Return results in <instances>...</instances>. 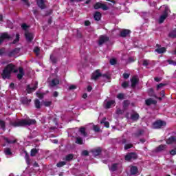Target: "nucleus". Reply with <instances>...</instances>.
Here are the masks:
<instances>
[{
	"instance_id": "18",
	"label": "nucleus",
	"mask_w": 176,
	"mask_h": 176,
	"mask_svg": "<svg viewBox=\"0 0 176 176\" xmlns=\"http://www.w3.org/2000/svg\"><path fill=\"white\" fill-rule=\"evenodd\" d=\"M19 74H17V79L19 80H21L23 79V77L24 76V68L22 67H19Z\"/></svg>"
},
{
	"instance_id": "33",
	"label": "nucleus",
	"mask_w": 176,
	"mask_h": 176,
	"mask_svg": "<svg viewBox=\"0 0 176 176\" xmlns=\"http://www.w3.org/2000/svg\"><path fill=\"white\" fill-rule=\"evenodd\" d=\"M107 120V118H104L101 121V124H104V126L107 127V129H109V122L105 121Z\"/></svg>"
},
{
	"instance_id": "24",
	"label": "nucleus",
	"mask_w": 176,
	"mask_h": 176,
	"mask_svg": "<svg viewBox=\"0 0 176 176\" xmlns=\"http://www.w3.org/2000/svg\"><path fill=\"white\" fill-rule=\"evenodd\" d=\"M129 105H130V100H126L123 101L122 108L124 111H127V108H129Z\"/></svg>"
},
{
	"instance_id": "59",
	"label": "nucleus",
	"mask_w": 176,
	"mask_h": 176,
	"mask_svg": "<svg viewBox=\"0 0 176 176\" xmlns=\"http://www.w3.org/2000/svg\"><path fill=\"white\" fill-rule=\"evenodd\" d=\"M143 65L144 67H148V65H149V61H148V60H144Z\"/></svg>"
},
{
	"instance_id": "32",
	"label": "nucleus",
	"mask_w": 176,
	"mask_h": 176,
	"mask_svg": "<svg viewBox=\"0 0 176 176\" xmlns=\"http://www.w3.org/2000/svg\"><path fill=\"white\" fill-rule=\"evenodd\" d=\"M39 152V149L38 148H32L30 151V156H32V157H34V156H36V153H38Z\"/></svg>"
},
{
	"instance_id": "2",
	"label": "nucleus",
	"mask_w": 176,
	"mask_h": 176,
	"mask_svg": "<svg viewBox=\"0 0 176 176\" xmlns=\"http://www.w3.org/2000/svg\"><path fill=\"white\" fill-rule=\"evenodd\" d=\"M36 124V120L34 119H22L19 121H10V126L12 127H25V126H32Z\"/></svg>"
},
{
	"instance_id": "46",
	"label": "nucleus",
	"mask_w": 176,
	"mask_h": 176,
	"mask_svg": "<svg viewBox=\"0 0 176 176\" xmlns=\"http://www.w3.org/2000/svg\"><path fill=\"white\" fill-rule=\"evenodd\" d=\"M122 87H123V89H127V87H129V82L127 81H124L122 85H121Z\"/></svg>"
},
{
	"instance_id": "42",
	"label": "nucleus",
	"mask_w": 176,
	"mask_h": 176,
	"mask_svg": "<svg viewBox=\"0 0 176 176\" xmlns=\"http://www.w3.org/2000/svg\"><path fill=\"white\" fill-rule=\"evenodd\" d=\"M50 58L52 64H56V63H57V58H56V56H53V54H51Z\"/></svg>"
},
{
	"instance_id": "61",
	"label": "nucleus",
	"mask_w": 176,
	"mask_h": 176,
	"mask_svg": "<svg viewBox=\"0 0 176 176\" xmlns=\"http://www.w3.org/2000/svg\"><path fill=\"white\" fill-rule=\"evenodd\" d=\"M116 113H117V115H122L123 114V111L120 109H118L116 110Z\"/></svg>"
},
{
	"instance_id": "58",
	"label": "nucleus",
	"mask_w": 176,
	"mask_h": 176,
	"mask_svg": "<svg viewBox=\"0 0 176 176\" xmlns=\"http://www.w3.org/2000/svg\"><path fill=\"white\" fill-rule=\"evenodd\" d=\"M22 30H24L25 31L27 30V28H28V25H27L26 23H23L21 25Z\"/></svg>"
},
{
	"instance_id": "8",
	"label": "nucleus",
	"mask_w": 176,
	"mask_h": 176,
	"mask_svg": "<svg viewBox=\"0 0 176 176\" xmlns=\"http://www.w3.org/2000/svg\"><path fill=\"white\" fill-rule=\"evenodd\" d=\"M153 126L154 129H162L163 126H166V122L164 121L158 120L153 122Z\"/></svg>"
},
{
	"instance_id": "21",
	"label": "nucleus",
	"mask_w": 176,
	"mask_h": 176,
	"mask_svg": "<svg viewBox=\"0 0 176 176\" xmlns=\"http://www.w3.org/2000/svg\"><path fill=\"white\" fill-rule=\"evenodd\" d=\"M142 134H144V130L139 129L133 133V137H135V138H140Z\"/></svg>"
},
{
	"instance_id": "23",
	"label": "nucleus",
	"mask_w": 176,
	"mask_h": 176,
	"mask_svg": "<svg viewBox=\"0 0 176 176\" xmlns=\"http://www.w3.org/2000/svg\"><path fill=\"white\" fill-rule=\"evenodd\" d=\"M131 120H133V122H137L138 119H140V114L138 113L135 112L131 115Z\"/></svg>"
},
{
	"instance_id": "20",
	"label": "nucleus",
	"mask_w": 176,
	"mask_h": 176,
	"mask_svg": "<svg viewBox=\"0 0 176 176\" xmlns=\"http://www.w3.org/2000/svg\"><path fill=\"white\" fill-rule=\"evenodd\" d=\"M176 144V137L175 136H170L169 138L166 140V144L168 145H171V144Z\"/></svg>"
},
{
	"instance_id": "40",
	"label": "nucleus",
	"mask_w": 176,
	"mask_h": 176,
	"mask_svg": "<svg viewBox=\"0 0 176 176\" xmlns=\"http://www.w3.org/2000/svg\"><path fill=\"white\" fill-rule=\"evenodd\" d=\"M34 105H35V107L37 109H40V108H41V101H39L38 99H35Z\"/></svg>"
},
{
	"instance_id": "34",
	"label": "nucleus",
	"mask_w": 176,
	"mask_h": 176,
	"mask_svg": "<svg viewBox=\"0 0 176 176\" xmlns=\"http://www.w3.org/2000/svg\"><path fill=\"white\" fill-rule=\"evenodd\" d=\"M113 104H115V100L108 101L105 105L106 109H109V108H111Z\"/></svg>"
},
{
	"instance_id": "43",
	"label": "nucleus",
	"mask_w": 176,
	"mask_h": 176,
	"mask_svg": "<svg viewBox=\"0 0 176 176\" xmlns=\"http://www.w3.org/2000/svg\"><path fill=\"white\" fill-rule=\"evenodd\" d=\"M5 141L7 144H16L17 142V140H10L8 138L5 139Z\"/></svg>"
},
{
	"instance_id": "53",
	"label": "nucleus",
	"mask_w": 176,
	"mask_h": 176,
	"mask_svg": "<svg viewBox=\"0 0 176 176\" xmlns=\"http://www.w3.org/2000/svg\"><path fill=\"white\" fill-rule=\"evenodd\" d=\"M122 76H123L124 79H129V78H130V74H129V73H124L122 74Z\"/></svg>"
},
{
	"instance_id": "51",
	"label": "nucleus",
	"mask_w": 176,
	"mask_h": 176,
	"mask_svg": "<svg viewBox=\"0 0 176 176\" xmlns=\"http://www.w3.org/2000/svg\"><path fill=\"white\" fill-rule=\"evenodd\" d=\"M82 156H89V151L87 150H84L81 153Z\"/></svg>"
},
{
	"instance_id": "22",
	"label": "nucleus",
	"mask_w": 176,
	"mask_h": 176,
	"mask_svg": "<svg viewBox=\"0 0 176 176\" xmlns=\"http://www.w3.org/2000/svg\"><path fill=\"white\" fill-rule=\"evenodd\" d=\"M145 104L146 105H147V107H150V105H152V104H156V100L150 98L145 100Z\"/></svg>"
},
{
	"instance_id": "26",
	"label": "nucleus",
	"mask_w": 176,
	"mask_h": 176,
	"mask_svg": "<svg viewBox=\"0 0 176 176\" xmlns=\"http://www.w3.org/2000/svg\"><path fill=\"white\" fill-rule=\"evenodd\" d=\"M166 148H167V146L166 144H160L155 148V151L157 152H162V151L166 150Z\"/></svg>"
},
{
	"instance_id": "48",
	"label": "nucleus",
	"mask_w": 176,
	"mask_h": 176,
	"mask_svg": "<svg viewBox=\"0 0 176 176\" xmlns=\"http://www.w3.org/2000/svg\"><path fill=\"white\" fill-rule=\"evenodd\" d=\"M164 86H167V84L166 83H160L159 85H157V90H159L162 89V87H164Z\"/></svg>"
},
{
	"instance_id": "11",
	"label": "nucleus",
	"mask_w": 176,
	"mask_h": 176,
	"mask_svg": "<svg viewBox=\"0 0 176 176\" xmlns=\"http://www.w3.org/2000/svg\"><path fill=\"white\" fill-rule=\"evenodd\" d=\"M25 38L28 42H32V41H34V34L29 32H25Z\"/></svg>"
},
{
	"instance_id": "47",
	"label": "nucleus",
	"mask_w": 176,
	"mask_h": 176,
	"mask_svg": "<svg viewBox=\"0 0 176 176\" xmlns=\"http://www.w3.org/2000/svg\"><path fill=\"white\" fill-rule=\"evenodd\" d=\"M25 160L27 164L29 166V164H31V159H30V157L28 156V154L26 153L25 155Z\"/></svg>"
},
{
	"instance_id": "7",
	"label": "nucleus",
	"mask_w": 176,
	"mask_h": 176,
	"mask_svg": "<svg viewBox=\"0 0 176 176\" xmlns=\"http://www.w3.org/2000/svg\"><path fill=\"white\" fill-rule=\"evenodd\" d=\"M21 51V48L20 47H16L10 51L7 54L8 57H14L15 56H17L19 53Z\"/></svg>"
},
{
	"instance_id": "49",
	"label": "nucleus",
	"mask_w": 176,
	"mask_h": 176,
	"mask_svg": "<svg viewBox=\"0 0 176 176\" xmlns=\"http://www.w3.org/2000/svg\"><path fill=\"white\" fill-rule=\"evenodd\" d=\"M117 98H118V100H123L124 98V94L120 93L117 95Z\"/></svg>"
},
{
	"instance_id": "30",
	"label": "nucleus",
	"mask_w": 176,
	"mask_h": 176,
	"mask_svg": "<svg viewBox=\"0 0 176 176\" xmlns=\"http://www.w3.org/2000/svg\"><path fill=\"white\" fill-rule=\"evenodd\" d=\"M148 94L149 97H154L155 98H157L156 94H155V91L153 90V88L148 89Z\"/></svg>"
},
{
	"instance_id": "64",
	"label": "nucleus",
	"mask_w": 176,
	"mask_h": 176,
	"mask_svg": "<svg viewBox=\"0 0 176 176\" xmlns=\"http://www.w3.org/2000/svg\"><path fill=\"white\" fill-rule=\"evenodd\" d=\"M90 24H91V23H90V21H85V27H89V25H90Z\"/></svg>"
},
{
	"instance_id": "25",
	"label": "nucleus",
	"mask_w": 176,
	"mask_h": 176,
	"mask_svg": "<svg viewBox=\"0 0 176 176\" xmlns=\"http://www.w3.org/2000/svg\"><path fill=\"white\" fill-rule=\"evenodd\" d=\"M60 80L57 78H54L52 80L51 82L50 83V85L52 87H54V86H57V85H59Z\"/></svg>"
},
{
	"instance_id": "36",
	"label": "nucleus",
	"mask_w": 176,
	"mask_h": 176,
	"mask_svg": "<svg viewBox=\"0 0 176 176\" xmlns=\"http://www.w3.org/2000/svg\"><path fill=\"white\" fill-rule=\"evenodd\" d=\"M118 164L115 163L111 165V167L109 168L110 171H112L113 173H115L118 170Z\"/></svg>"
},
{
	"instance_id": "35",
	"label": "nucleus",
	"mask_w": 176,
	"mask_h": 176,
	"mask_svg": "<svg viewBox=\"0 0 176 176\" xmlns=\"http://www.w3.org/2000/svg\"><path fill=\"white\" fill-rule=\"evenodd\" d=\"M79 131L81 135H82L84 137H87V133L86 132V128L85 127H80L79 129Z\"/></svg>"
},
{
	"instance_id": "52",
	"label": "nucleus",
	"mask_w": 176,
	"mask_h": 176,
	"mask_svg": "<svg viewBox=\"0 0 176 176\" xmlns=\"http://www.w3.org/2000/svg\"><path fill=\"white\" fill-rule=\"evenodd\" d=\"M116 63H117V60H116V59H115V58H111V59L110 60V64H111V65H116Z\"/></svg>"
},
{
	"instance_id": "27",
	"label": "nucleus",
	"mask_w": 176,
	"mask_h": 176,
	"mask_svg": "<svg viewBox=\"0 0 176 176\" xmlns=\"http://www.w3.org/2000/svg\"><path fill=\"white\" fill-rule=\"evenodd\" d=\"M131 175H135V174H137V173H138V168H137V166H131Z\"/></svg>"
},
{
	"instance_id": "1",
	"label": "nucleus",
	"mask_w": 176,
	"mask_h": 176,
	"mask_svg": "<svg viewBox=\"0 0 176 176\" xmlns=\"http://www.w3.org/2000/svg\"><path fill=\"white\" fill-rule=\"evenodd\" d=\"M15 68H16V65H14L12 63H10V64L7 65L4 67V69L1 73L2 79H3V80H5L6 79H10L12 72H13L14 74H17V72H19V69H15Z\"/></svg>"
},
{
	"instance_id": "39",
	"label": "nucleus",
	"mask_w": 176,
	"mask_h": 176,
	"mask_svg": "<svg viewBox=\"0 0 176 176\" xmlns=\"http://www.w3.org/2000/svg\"><path fill=\"white\" fill-rule=\"evenodd\" d=\"M76 144H78V145H83V139H82L80 137L76 138Z\"/></svg>"
},
{
	"instance_id": "14",
	"label": "nucleus",
	"mask_w": 176,
	"mask_h": 176,
	"mask_svg": "<svg viewBox=\"0 0 176 176\" xmlns=\"http://www.w3.org/2000/svg\"><path fill=\"white\" fill-rule=\"evenodd\" d=\"M130 34H131V31L127 29H124L120 32V36H121V38H126V36L130 35Z\"/></svg>"
},
{
	"instance_id": "55",
	"label": "nucleus",
	"mask_w": 176,
	"mask_h": 176,
	"mask_svg": "<svg viewBox=\"0 0 176 176\" xmlns=\"http://www.w3.org/2000/svg\"><path fill=\"white\" fill-rule=\"evenodd\" d=\"M170 155H172V156H175V155H176V147L174 149H172L170 151Z\"/></svg>"
},
{
	"instance_id": "5",
	"label": "nucleus",
	"mask_w": 176,
	"mask_h": 176,
	"mask_svg": "<svg viewBox=\"0 0 176 176\" xmlns=\"http://www.w3.org/2000/svg\"><path fill=\"white\" fill-rule=\"evenodd\" d=\"M168 17V8H166L163 12V14L160 16L159 23L163 24L164 23V20H166Z\"/></svg>"
},
{
	"instance_id": "37",
	"label": "nucleus",
	"mask_w": 176,
	"mask_h": 176,
	"mask_svg": "<svg viewBox=\"0 0 176 176\" xmlns=\"http://www.w3.org/2000/svg\"><path fill=\"white\" fill-rule=\"evenodd\" d=\"M4 153L7 156H11V155H13V153L12 152V150L10 149V148H6L4 149Z\"/></svg>"
},
{
	"instance_id": "57",
	"label": "nucleus",
	"mask_w": 176,
	"mask_h": 176,
	"mask_svg": "<svg viewBox=\"0 0 176 176\" xmlns=\"http://www.w3.org/2000/svg\"><path fill=\"white\" fill-rule=\"evenodd\" d=\"M44 105L45 107H50L52 105V102L51 101L44 102Z\"/></svg>"
},
{
	"instance_id": "4",
	"label": "nucleus",
	"mask_w": 176,
	"mask_h": 176,
	"mask_svg": "<svg viewBox=\"0 0 176 176\" xmlns=\"http://www.w3.org/2000/svg\"><path fill=\"white\" fill-rule=\"evenodd\" d=\"M138 158V155H137V153L134 152L128 153L124 157V159L126 162H130L131 160H136Z\"/></svg>"
},
{
	"instance_id": "38",
	"label": "nucleus",
	"mask_w": 176,
	"mask_h": 176,
	"mask_svg": "<svg viewBox=\"0 0 176 176\" xmlns=\"http://www.w3.org/2000/svg\"><path fill=\"white\" fill-rule=\"evenodd\" d=\"M74 160V154H68L66 155L65 160L66 162H71L72 160Z\"/></svg>"
},
{
	"instance_id": "16",
	"label": "nucleus",
	"mask_w": 176,
	"mask_h": 176,
	"mask_svg": "<svg viewBox=\"0 0 176 176\" xmlns=\"http://www.w3.org/2000/svg\"><path fill=\"white\" fill-rule=\"evenodd\" d=\"M21 102L23 105H26L27 107H28V105H30V104L31 103V99H29L27 97H23V98H21Z\"/></svg>"
},
{
	"instance_id": "3",
	"label": "nucleus",
	"mask_w": 176,
	"mask_h": 176,
	"mask_svg": "<svg viewBox=\"0 0 176 176\" xmlns=\"http://www.w3.org/2000/svg\"><path fill=\"white\" fill-rule=\"evenodd\" d=\"M94 9H95V10H98V9H102V10H108L109 7L101 2H96L94 5Z\"/></svg>"
},
{
	"instance_id": "50",
	"label": "nucleus",
	"mask_w": 176,
	"mask_h": 176,
	"mask_svg": "<svg viewBox=\"0 0 176 176\" xmlns=\"http://www.w3.org/2000/svg\"><path fill=\"white\" fill-rule=\"evenodd\" d=\"M131 148H133V144H126L124 145L125 151H127V149H130Z\"/></svg>"
},
{
	"instance_id": "44",
	"label": "nucleus",
	"mask_w": 176,
	"mask_h": 176,
	"mask_svg": "<svg viewBox=\"0 0 176 176\" xmlns=\"http://www.w3.org/2000/svg\"><path fill=\"white\" fill-rule=\"evenodd\" d=\"M67 164V162L62 161L59 162L58 163L56 164V167H63V166H65Z\"/></svg>"
},
{
	"instance_id": "63",
	"label": "nucleus",
	"mask_w": 176,
	"mask_h": 176,
	"mask_svg": "<svg viewBox=\"0 0 176 176\" xmlns=\"http://www.w3.org/2000/svg\"><path fill=\"white\" fill-rule=\"evenodd\" d=\"M10 89H12V90H14V82H11L9 85Z\"/></svg>"
},
{
	"instance_id": "62",
	"label": "nucleus",
	"mask_w": 176,
	"mask_h": 176,
	"mask_svg": "<svg viewBox=\"0 0 176 176\" xmlns=\"http://www.w3.org/2000/svg\"><path fill=\"white\" fill-rule=\"evenodd\" d=\"M75 89H76V85H72L69 87V90H75Z\"/></svg>"
},
{
	"instance_id": "31",
	"label": "nucleus",
	"mask_w": 176,
	"mask_h": 176,
	"mask_svg": "<svg viewBox=\"0 0 176 176\" xmlns=\"http://www.w3.org/2000/svg\"><path fill=\"white\" fill-rule=\"evenodd\" d=\"M168 36L169 38H173V39L175 38H176V28H175L174 30H171V31L169 32Z\"/></svg>"
},
{
	"instance_id": "17",
	"label": "nucleus",
	"mask_w": 176,
	"mask_h": 176,
	"mask_svg": "<svg viewBox=\"0 0 176 176\" xmlns=\"http://www.w3.org/2000/svg\"><path fill=\"white\" fill-rule=\"evenodd\" d=\"M94 156H100L101 155V153L102 152V150L100 147H98L97 148H94L91 151Z\"/></svg>"
},
{
	"instance_id": "13",
	"label": "nucleus",
	"mask_w": 176,
	"mask_h": 176,
	"mask_svg": "<svg viewBox=\"0 0 176 176\" xmlns=\"http://www.w3.org/2000/svg\"><path fill=\"white\" fill-rule=\"evenodd\" d=\"M100 76H102V74L100 72V69H97L94 73L92 74L91 79L97 80Z\"/></svg>"
},
{
	"instance_id": "56",
	"label": "nucleus",
	"mask_w": 176,
	"mask_h": 176,
	"mask_svg": "<svg viewBox=\"0 0 176 176\" xmlns=\"http://www.w3.org/2000/svg\"><path fill=\"white\" fill-rule=\"evenodd\" d=\"M53 13V10H49L45 12V16H50V14H52Z\"/></svg>"
},
{
	"instance_id": "54",
	"label": "nucleus",
	"mask_w": 176,
	"mask_h": 176,
	"mask_svg": "<svg viewBox=\"0 0 176 176\" xmlns=\"http://www.w3.org/2000/svg\"><path fill=\"white\" fill-rule=\"evenodd\" d=\"M5 53H6L5 47H2L1 49H0V57L1 56H3V54H5Z\"/></svg>"
},
{
	"instance_id": "9",
	"label": "nucleus",
	"mask_w": 176,
	"mask_h": 176,
	"mask_svg": "<svg viewBox=\"0 0 176 176\" xmlns=\"http://www.w3.org/2000/svg\"><path fill=\"white\" fill-rule=\"evenodd\" d=\"M140 82L138 77L133 76L131 79V87L132 89H135V86Z\"/></svg>"
},
{
	"instance_id": "45",
	"label": "nucleus",
	"mask_w": 176,
	"mask_h": 176,
	"mask_svg": "<svg viewBox=\"0 0 176 176\" xmlns=\"http://www.w3.org/2000/svg\"><path fill=\"white\" fill-rule=\"evenodd\" d=\"M94 131L95 133H100V131H101V129H100V126H98V125H94Z\"/></svg>"
},
{
	"instance_id": "29",
	"label": "nucleus",
	"mask_w": 176,
	"mask_h": 176,
	"mask_svg": "<svg viewBox=\"0 0 176 176\" xmlns=\"http://www.w3.org/2000/svg\"><path fill=\"white\" fill-rule=\"evenodd\" d=\"M155 52L158 53V54H162L163 53H166V52H167V50L166 49V47H162L161 48L155 49Z\"/></svg>"
},
{
	"instance_id": "10",
	"label": "nucleus",
	"mask_w": 176,
	"mask_h": 176,
	"mask_svg": "<svg viewBox=\"0 0 176 176\" xmlns=\"http://www.w3.org/2000/svg\"><path fill=\"white\" fill-rule=\"evenodd\" d=\"M38 89V81H35L34 87H31V85H28L27 86V91L28 94H31L32 91H35Z\"/></svg>"
},
{
	"instance_id": "60",
	"label": "nucleus",
	"mask_w": 176,
	"mask_h": 176,
	"mask_svg": "<svg viewBox=\"0 0 176 176\" xmlns=\"http://www.w3.org/2000/svg\"><path fill=\"white\" fill-rule=\"evenodd\" d=\"M36 96L40 100H43L44 95L43 94L36 93Z\"/></svg>"
},
{
	"instance_id": "15",
	"label": "nucleus",
	"mask_w": 176,
	"mask_h": 176,
	"mask_svg": "<svg viewBox=\"0 0 176 176\" xmlns=\"http://www.w3.org/2000/svg\"><path fill=\"white\" fill-rule=\"evenodd\" d=\"M102 17V14H101V12L98 11H96L94 13V19L95 20V21H100Z\"/></svg>"
},
{
	"instance_id": "12",
	"label": "nucleus",
	"mask_w": 176,
	"mask_h": 176,
	"mask_svg": "<svg viewBox=\"0 0 176 176\" xmlns=\"http://www.w3.org/2000/svg\"><path fill=\"white\" fill-rule=\"evenodd\" d=\"M5 39H10V36L7 32L2 33L0 36V45H2Z\"/></svg>"
},
{
	"instance_id": "19",
	"label": "nucleus",
	"mask_w": 176,
	"mask_h": 176,
	"mask_svg": "<svg viewBox=\"0 0 176 176\" xmlns=\"http://www.w3.org/2000/svg\"><path fill=\"white\" fill-rule=\"evenodd\" d=\"M36 3L40 9H46V4L45 3V0H37Z\"/></svg>"
},
{
	"instance_id": "28",
	"label": "nucleus",
	"mask_w": 176,
	"mask_h": 176,
	"mask_svg": "<svg viewBox=\"0 0 176 176\" xmlns=\"http://www.w3.org/2000/svg\"><path fill=\"white\" fill-rule=\"evenodd\" d=\"M0 127L3 130V131H6V122L1 119H0Z\"/></svg>"
},
{
	"instance_id": "6",
	"label": "nucleus",
	"mask_w": 176,
	"mask_h": 176,
	"mask_svg": "<svg viewBox=\"0 0 176 176\" xmlns=\"http://www.w3.org/2000/svg\"><path fill=\"white\" fill-rule=\"evenodd\" d=\"M109 37H108L107 35H101L99 37V40L98 41V46H102V45H104V43H105L106 42H109Z\"/></svg>"
},
{
	"instance_id": "41",
	"label": "nucleus",
	"mask_w": 176,
	"mask_h": 176,
	"mask_svg": "<svg viewBox=\"0 0 176 176\" xmlns=\"http://www.w3.org/2000/svg\"><path fill=\"white\" fill-rule=\"evenodd\" d=\"M19 41H20V34H16V38L12 41V45H16V43Z\"/></svg>"
}]
</instances>
